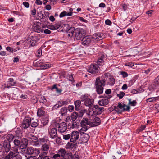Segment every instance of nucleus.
<instances>
[{"mask_svg":"<svg viewBox=\"0 0 159 159\" xmlns=\"http://www.w3.org/2000/svg\"><path fill=\"white\" fill-rule=\"evenodd\" d=\"M80 99L82 102L84 101V105L86 106L89 107V108L93 105L94 103L93 100L91 99L87 95H82L80 97Z\"/></svg>","mask_w":159,"mask_h":159,"instance_id":"6e6552de","label":"nucleus"},{"mask_svg":"<svg viewBox=\"0 0 159 159\" xmlns=\"http://www.w3.org/2000/svg\"><path fill=\"white\" fill-rule=\"evenodd\" d=\"M31 40L30 41V43L32 46H34L36 45L39 39L37 37L35 36H31Z\"/></svg>","mask_w":159,"mask_h":159,"instance_id":"bb28decb","label":"nucleus"},{"mask_svg":"<svg viewBox=\"0 0 159 159\" xmlns=\"http://www.w3.org/2000/svg\"><path fill=\"white\" fill-rule=\"evenodd\" d=\"M11 149V146L9 142H7L5 140L3 143V145L0 144V153L2 152V154L0 155V156H4L5 155V153H8Z\"/></svg>","mask_w":159,"mask_h":159,"instance_id":"39448f33","label":"nucleus"},{"mask_svg":"<svg viewBox=\"0 0 159 159\" xmlns=\"http://www.w3.org/2000/svg\"><path fill=\"white\" fill-rule=\"evenodd\" d=\"M69 102V101L67 100L65 101L60 100L58 102V104L55 105L54 107L55 108H58L60 107L67 105L68 104Z\"/></svg>","mask_w":159,"mask_h":159,"instance_id":"6ab92c4d","label":"nucleus"},{"mask_svg":"<svg viewBox=\"0 0 159 159\" xmlns=\"http://www.w3.org/2000/svg\"><path fill=\"white\" fill-rule=\"evenodd\" d=\"M15 137V136L11 134H8L6 137V139L8 141L7 142H10Z\"/></svg>","mask_w":159,"mask_h":159,"instance_id":"4c0bfd02","label":"nucleus"},{"mask_svg":"<svg viewBox=\"0 0 159 159\" xmlns=\"http://www.w3.org/2000/svg\"><path fill=\"white\" fill-rule=\"evenodd\" d=\"M61 26V22H58L54 25H50L48 26V28L53 30L58 29Z\"/></svg>","mask_w":159,"mask_h":159,"instance_id":"aec40b11","label":"nucleus"},{"mask_svg":"<svg viewBox=\"0 0 159 159\" xmlns=\"http://www.w3.org/2000/svg\"><path fill=\"white\" fill-rule=\"evenodd\" d=\"M153 85L156 87L158 86L159 85V75L157 76L154 80Z\"/></svg>","mask_w":159,"mask_h":159,"instance_id":"c03bdc74","label":"nucleus"},{"mask_svg":"<svg viewBox=\"0 0 159 159\" xmlns=\"http://www.w3.org/2000/svg\"><path fill=\"white\" fill-rule=\"evenodd\" d=\"M39 102L43 104H45L47 102V100L45 97L43 96L41 97L39 99Z\"/></svg>","mask_w":159,"mask_h":159,"instance_id":"79ce46f5","label":"nucleus"},{"mask_svg":"<svg viewBox=\"0 0 159 159\" xmlns=\"http://www.w3.org/2000/svg\"><path fill=\"white\" fill-rule=\"evenodd\" d=\"M27 152V151L26 150V149L24 148H21V151H20V153L23 155H24Z\"/></svg>","mask_w":159,"mask_h":159,"instance_id":"338daca9","label":"nucleus"},{"mask_svg":"<svg viewBox=\"0 0 159 159\" xmlns=\"http://www.w3.org/2000/svg\"><path fill=\"white\" fill-rule=\"evenodd\" d=\"M48 133L49 136L52 139H54L57 137V130L55 128L49 130Z\"/></svg>","mask_w":159,"mask_h":159,"instance_id":"dca6fc26","label":"nucleus"},{"mask_svg":"<svg viewBox=\"0 0 159 159\" xmlns=\"http://www.w3.org/2000/svg\"><path fill=\"white\" fill-rule=\"evenodd\" d=\"M130 107L129 106L127 105L124 102L119 103L118 105L115 107L116 111L119 113L125 111H129Z\"/></svg>","mask_w":159,"mask_h":159,"instance_id":"423d86ee","label":"nucleus"},{"mask_svg":"<svg viewBox=\"0 0 159 159\" xmlns=\"http://www.w3.org/2000/svg\"><path fill=\"white\" fill-rule=\"evenodd\" d=\"M66 11H63L59 15V17L60 18L66 16Z\"/></svg>","mask_w":159,"mask_h":159,"instance_id":"774afa93","label":"nucleus"},{"mask_svg":"<svg viewBox=\"0 0 159 159\" xmlns=\"http://www.w3.org/2000/svg\"><path fill=\"white\" fill-rule=\"evenodd\" d=\"M105 58L104 55H102L98 59V63L99 64L100 62H101V61H103Z\"/></svg>","mask_w":159,"mask_h":159,"instance_id":"052dcab7","label":"nucleus"},{"mask_svg":"<svg viewBox=\"0 0 159 159\" xmlns=\"http://www.w3.org/2000/svg\"><path fill=\"white\" fill-rule=\"evenodd\" d=\"M86 31L82 28H77L75 29V36L77 40H79L85 35Z\"/></svg>","mask_w":159,"mask_h":159,"instance_id":"0eeeda50","label":"nucleus"},{"mask_svg":"<svg viewBox=\"0 0 159 159\" xmlns=\"http://www.w3.org/2000/svg\"><path fill=\"white\" fill-rule=\"evenodd\" d=\"M80 124L81 126H85L88 125L91 126V122L87 118H83L81 121Z\"/></svg>","mask_w":159,"mask_h":159,"instance_id":"412c9836","label":"nucleus"},{"mask_svg":"<svg viewBox=\"0 0 159 159\" xmlns=\"http://www.w3.org/2000/svg\"><path fill=\"white\" fill-rule=\"evenodd\" d=\"M125 94L123 92H120L119 93L117 94V96L119 98V99H122L125 96Z\"/></svg>","mask_w":159,"mask_h":159,"instance_id":"8fccbe9b","label":"nucleus"},{"mask_svg":"<svg viewBox=\"0 0 159 159\" xmlns=\"http://www.w3.org/2000/svg\"><path fill=\"white\" fill-rule=\"evenodd\" d=\"M46 155H44L43 153H40L39 155V158L40 159H50L49 157Z\"/></svg>","mask_w":159,"mask_h":159,"instance_id":"09e8293b","label":"nucleus"},{"mask_svg":"<svg viewBox=\"0 0 159 159\" xmlns=\"http://www.w3.org/2000/svg\"><path fill=\"white\" fill-rule=\"evenodd\" d=\"M70 27L69 24H64L61 27V28H62L61 30L62 32H66Z\"/></svg>","mask_w":159,"mask_h":159,"instance_id":"e433bc0d","label":"nucleus"},{"mask_svg":"<svg viewBox=\"0 0 159 159\" xmlns=\"http://www.w3.org/2000/svg\"><path fill=\"white\" fill-rule=\"evenodd\" d=\"M37 122H33L31 123L30 125L31 126L34 128L37 127L38 125V121L37 120Z\"/></svg>","mask_w":159,"mask_h":159,"instance_id":"6e6d98bb","label":"nucleus"},{"mask_svg":"<svg viewBox=\"0 0 159 159\" xmlns=\"http://www.w3.org/2000/svg\"><path fill=\"white\" fill-rule=\"evenodd\" d=\"M50 89L52 91H53L55 89V91L56 92V93L57 95H59L61 94L62 91V90L61 89L59 88L56 84H54L51 88Z\"/></svg>","mask_w":159,"mask_h":159,"instance_id":"4be33fe9","label":"nucleus"},{"mask_svg":"<svg viewBox=\"0 0 159 159\" xmlns=\"http://www.w3.org/2000/svg\"><path fill=\"white\" fill-rule=\"evenodd\" d=\"M50 143H46L42 145L41 146V149L42 152L41 153H43L44 155H47L48 153V151L50 147Z\"/></svg>","mask_w":159,"mask_h":159,"instance_id":"f3484780","label":"nucleus"},{"mask_svg":"<svg viewBox=\"0 0 159 159\" xmlns=\"http://www.w3.org/2000/svg\"><path fill=\"white\" fill-rule=\"evenodd\" d=\"M52 125L53 127L57 129L59 132L62 133L66 132L67 129V125L65 122H61L59 120H53Z\"/></svg>","mask_w":159,"mask_h":159,"instance_id":"7ed1b4c3","label":"nucleus"},{"mask_svg":"<svg viewBox=\"0 0 159 159\" xmlns=\"http://www.w3.org/2000/svg\"><path fill=\"white\" fill-rule=\"evenodd\" d=\"M31 119L29 117H26L23 119L21 126L22 128L26 129L29 127L31 124Z\"/></svg>","mask_w":159,"mask_h":159,"instance_id":"ddd939ff","label":"nucleus"},{"mask_svg":"<svg viewBox=\"0 0 159 159\" xmlns=\"http://www.w3.org/2000/svg\"><path fill=\"white\" fill-rule=\"evenodd\" d=\"M73 155L72 153H66L63 158L64 159H72Z\"/></svg>","mask_w":159,"mask_h":159,"instance_id":"a19ab883","label":"nucleus"},{"mask_svg":"<svg viewBox=\"0 0 159 159\" xmlns=\"http://www.w3.org/2000/svg\"><path fill=\"white\" fill-rule=\"evenodd\" d=\"M67 78L71 82L74 81V79L73 77V75H68L67 76Z\"/></svg>","mask_w":159,"mask_h":159,"instance_id":"13d9d810","label":"nucleus"},{"mask_svg":"<svg viewBox=\"0 0 159 159\" xmlns=\"http://www.w3.org/2000/svg\"><path fill=\"white\" fill-rule=\"evenodd\" d=\"M91 126H96L99 125L101 123L100 119L98 117H95L94 118L93 121H90Z\"/></svg>","mask_w":159,"mask_h":159,"instance_id":"a211bd4d","label":"nucleus"},{"mask_svg":"<svg viewBox=\"0 0 159 159\" xmlns=\"http://www.w3.org/2000/svg\"><path fill=\"white\" fill-rule=\"evenodd\" d=\"M103 107H99L98 105H94L89 109L88 115L89 116H95L97 115L101 114L104 110Z\"/></svg>","mask_w":159,"mask_h":159,"instance_id":"20e7f679","label":"nucleus"},{"mask_svg":"<svg viewBox=\"0 0 159 159\" xmlns=\"http://www.w3.org/2000/svg\"><path fill=\"white\" fill-rule=\"evenodd\" d=\"M83 114H78V113L76 112H73L71 115V120L73 121H74L75 120L77 117L81 118L82 117Z\"/></svg>","mask_w":159,"mask_h":159,"instance_id":"b1692460","label":"nucleus"},{"mask_svg":"<svg viewBox=\"0 0 159 159\" xmlns=\"http://www.w3.org/2000/svg\"><path fill=\"white\" fill-rule=\"evenodd\" d=\"M129 101V102L128 103V105H130L132 106H134L137 104V102L135 100H133L132 101H131V99H128Z\"/></svg>","mask_w":159,"mask_h":159,"instance_id":"ea45409f","label":"nucleus"},{"mask_svg":"<svg viewBox=\"0 0 159 159\" xmlns=\"http://www.w3.org/2000/svg\"><path fill=\"white\" fill-rule=\"evenodd\" d=\"M56 141L57 143L60 144L61 142V137H56Z\"/></svg>","mask_w":159,"mask_h":159,"instance_id":"4d7b16f0","label":"nucleus"},{"mask_svg":"<svg viewBox=\"0 0 159 159\" xmlns=\"http://www.w3.org/2000/svg\"><path fill=\"white\" fill-rule=\"evenodd\" d=\"M50 157L51 158L53 159H59L60 158V157L58 153L56 154H51Z\"/></svg>","mask_w":159,"mask_h":159,"instance_id":"a18cd8bd","label":"nucleus"},{"mask_svg":"<svg viewBox=\"0 0 159 159\" xmlns=\"http://www.w3.org/2000/svg\"><path fill=\"white\" fill-rule=\"evenodd\" d=\"M57 153L60 155V157H61L63 158L67 152L65 149L60 148L58 150Z\"/></svg>","mask_w":159,"mask_h":159,"instance_id":"2f4dec72","label":"nucleus"},{"mask_svg":"<svg viewBox=\"0 0 159 159\" xmlns=\"http://www.w3.org/2000/svg\"><path fill=\"white\" fill-rule=\"evenodd\" d=\"M13 143L15 146L13 147L17 148H18H18L19 147H20V148H21V146H20L21 145V143L20 140L17 139H15L14 140Z\"/></svg>","mask_w":159,"mask_h":159,"instance_id":"f704fd0d","label":"nucleus"},{"mask_svg":"<svg viewBox=\"0 0 159 159\" xmlns=\"http://www.w3.org/2000/svg\"><path fill=\"white\" fill-rule=\"evenodd\" d=\"M159 99V96L155 97L150 98H148L147 99V102H156V100Z\"/></svg>","mask_w":159,"mask_h":159,"instance_id":"c9c22d12","label":"nucleus"},{"mask_svg":"<svg viewBox=\"0 0 159 159\" xmlns=\"http://www.w3.org/2000/svg\"><path fill=\"white\" fill-rule=\"evenodd\" d=\"M82 136L81 140L84 143H86L89 141L90 138L89 135L86 134H81Z\"/></svg>","mask_w":159,"mask_h":159,"instance_id":"393cba45","label":"nucleus"},{"mask_svg":"<svg viewBox=\"0 0 159 159\" xmlns=\"http://www.w3.org/2000/svg\"><path fill=\"white\" fill-rule=\"evenodd\" d=\"M79 125L80 123H79L77 122H73L72 124V125L71 128H74L78 127V126Z\"/></svg>","mask_w":159,"mask_h":159,"instance_id":"3c124183","label":"nucleus"},{"mask_svg":"<svg viewBox=\"0 0 159 159\" xmlns=\"http://www.w3.org/2000/svg\"><path fill=\"white\" fill-rule=\"evenodd\" d=\"M18 148L12 147L9 153L2 157L3 159H22L21 156L19 154Z\"/></svg>","mask_w":159,"mask_h":159,"instance_id":"f03ea898","label":"nucleus"},{"mask_svg":"<svg viewBox=\"0 0 159 159\" xmlns=\"http://www.w3.org/2000/svg\"><path fill=\"white\" fill-rule=\"evenodd\" d=\"M43 27L42 24L39 22L34 23L33 25V30L38 33H41L43 31Z\"/></svg>","mask_w":159,"mask_h":159,"instance_id":"9b49d317","label":"nucleus"},{"mask_svg":"<svg viewBox=\"0 0 159 159\" xmlns=\"http://www.w3.org/2000/svg\"><path fill=\"white\" fill-rule=\"evenodd\" d=\"M67 109L70 112H72L74 110V107L73 105H69Z\"/></svg>","mask_w":159,"mask_h":159,"instance_id":"bf43d9fd","label":"nucleus"},{"mask_svg":"<svg viewBox=\"0 0 159 159\" xmlns=\"http://www.w3.org/2000/svg\"><path fill=\"white\" fill-rule=\"evenodd\" d=\"M60 113L62 116L66 115L67 112V109L66 107H64L62 108L60 111Z\"/></svg>","mask_w":159,"mask_h":159,"instance_id":"58836bf2","label":"nucleus"},{"mask_svg":"<svg viewBox=\"0 0 159 159\" xmlns=\"http://www.w3.org/2000/svg\"><path fill=\"white\" fill-rule=\"evenodd\" d=\"M82 128L80 130V133L81 134H85L84 132L86 131L88 129L87 126H81Z\"/></svg>","mask_w":159,"mask_h":159,"instance_id":"49530a36","label":"nucleus"},{"mask_svg":"<svg viewBox=\"0 0 159 159\" xmlns=\"http://www.w3.org/2000/svg\"><path fill=\"white\" fill-rule=\"evenodd\" d=\"M120 75H122L123 78H125L128 76V74L126 72L121 71L120 72Z\"/></svg>","mask_w":159,"mask_h":159,"instance_id":"864d4df0","label":"nucleus"},{"mask_svg":"<svg viewBox=\"0 0 159 159\" xmlns=\"http://www.w3.org/2000/svg\"><path fill=\"white\" fill-rule=\"evenodd\" d=\"M80 135L79 132L77 131H72L70 134V142H76L79 138Z\"/></svg>","mask_w":159,"mask_h":159,"instance_id":"4468645a","label":"nucleus"},{"mask_svg":"<svg viewBox=\"0 0 159 159\" xmlns=\"http://www.w3.org/2000/svg\"><path fill=\"white\" fill-rule=\"evenodd\" d=\"M43 60H40L37 61L36 63V65L37 66L39 67H41L42 66L43 64Z\"/></svg>","mask_w":159,"mask_h":159,"instance_id":"603ef678","label":"nucleus"},{"mask_svg":"<svg viewBox=\"0 0 159 159\" xmlns=\"http://www.w3.org/2000/svg\"><path fill=\"white\" fill-rule=\"evenodd\" d=\"M63 139L65 140H68L69 139H70V134H67L63 135Z\"/></svg>","mask_w":159,"mask_h":159,"instance_id":"5fc2aeb1","label":"nucleus"},{"mask_svg":"<svg viewBox=\"0 0 159 159\" xmlns=\"http://www.w3.org/2000/svg\"><path fill=\"white\" fill-rule=\"evenodd\" d=\"M44 108L42 107L38 109L37 112V115L39 117L43 116L45 115V112L44 111Z\"/></svg>","mask_w":159,"mask_h":159,"instance_id":"a878e982","label":"nucleus"},{"mask_svg":"<svg viewBox=\"0 0 159 159\" xmlns=\"http://www.w3.org/2000/svg\"><path fill=\"white\" fill-rule=\"evenodd\" d=\"M93 39V42L102 39V37L100 33H96L94 34L92 37Z\"/></svg>","mask_w":159,"mask_h":159,"instance_id":"cd10ccee","label":"nucleus"},{"mask_svg":"<svg viewBox=\"0 0 159 159\" xmlns=\"http://www.w3.org/2000/svg\"><path fill=\"white\" fill-rule=\"evenodd\" d=\"M108 73H105L103 75L101 79L98 77L96 78L95 83V85L96 88V91L98 93L102 94L103 91V87L105 85V82L107 80Z\"/></svg>","mask_w":159,"mask_h":159,"instance_id":"f257e3e1","label":"nucleus"},{"mask_svg":"<svg viewBox=\"0 0 159 159\" xmlns=\"http://www.w3.org/2000/svg\"><path fill=\"white\" fill-rule=\"evenodd\" d=\"M40 152L39 149L34 148L32 147H28L27 149L26 153L29 155H32L33 156H37Z\"/></svg>","mask_w":159,"mask_h":159,"instance_id":"f8f14e48","label":"nucleus"},{"mask_svg":"<svg viewBox=\"0 0 159 159\" xmlns=\"http://www.w3.org/2000/svg\"><path fill=\"white\" fill-rule=\"evenodd\" d=\"M77 146V143L76 142H70L67 143L66 145L65 148L66 149L74 150Z\"/></svg>","mask_w":159,"mask_h":159,"instance_id":"2eb2a0df","label":"nucleus"},{"mask_svg":"<svg viewBox=\"0 0 159 159\" xmlns=\"http://www.w3.org/2000/svg\"><path fill=\"white\" fill-rule=\"evenodd\" d=\"M115 83V79L114 78L111 77L109 79L108 81L107 82L108 84L110 85H113Z\"/></svg>","mask_w":159,"mask_h":159,"instance_id":"37998d69","label":"nucleus"},{"mask_svg":"<svg viewBox=\"0 0 159 159\" xmlns=\"http://www.w3.org/2000/svg\"><path fill=\"white\" fill-rule=\"evenodd\" d=\"M49 121V116H46L43 118L41 120L42 124L43 126L47 125Z\"/></svg>","mask_w":159,"mask_h":159,"instance_id":"c756f323","label":"nucleus"},{"mask_svg":"<svg viewBox=\"0 0 159 159\" xmlns=\"http://www.w3.org/2000/svg\"><path fill=\"white\" fill-rule=\"evenodd\" d=\"M105 23L107 25H111L112 24V22L109 19H107L105 21Z\"/></svg>","mask_w":159,"mask_h":159,"instance_id":"e2e57ef3","label":"nucleus"},{"mask_svg":"<svg viewBox=\"0 0 159 159\" xmlns=\"http://www.w3.org/2000/svg\"><path fill=\"white\" fill-rule=\"evenodd\" d=\"M41 67L43 69H46L49 68L50 66L49 64H44L43 63V65Z\"/></svg>","mask_w":159,"mask_h":159,"instance_id":"680f3d73","label":"nucleus"},{"mask_svg":"<svg viewBox=\"0 0 159 159\" xmlns=\"http://www.w3.org/2000/svg\"><path fill=\"white\" fill-rule=\"evenodd\" d=\"M39 141L41 143H49V141L48 139V137L47 136H44L43 137L39 138Z\"/></svg>","mask_w":159,"mask_h":159,"instance_id":"7c9ffc66","label":"nucleus"},{"mask_svg":"<svg viewBox=\"0 0 159 159\" xmlns=\"http://www.w3.org/2000/svg\"><path fill=\"white\" fill-rule=\"evenodd\" d=\"M134 64L133 62H129L125 64V65L126 66L132 67L134 66Z\"/></svg>","mask_w":159,"mask_h":159,"instance_id":"0e129e2a","label":"nucleus"},{"mask_svg":"<svg viewBox=\"0 0 159 159\" xmlns=\"http://www.w3.org/2000/svg\"><path fill=\"white\" fill-rule=\"evenodd\" d=\"M9 81H8V84H10L11 86H13L15 85L16 82H14V79L12 78H10L9 79Z\"/></svg>","mask_w":159,"mask_h":159,"instance_id":"de8ad7c7","label":"nucleus"},{"mask_svg":"<svg viewBox=\"0 0 159 159\" xmlns=\"http://www.w3.org/2000/svg\"><path fill=\"white\" fill-rule=\"evenodd\" d=\"M37 56L38 57H40L42 54V51L39 49L37 51Z\"/></svg>","mask_w":159,"mask_h":159,"instance_id":"69168bd1","label":"nucleus"},{"mask_svg":"<svg viewBox=\"0 0 159 159\" xmlns=\"http://www.w3.org/2000/svg\"><path fill=\"white\" fill-rule=\"evenodd\" d=\"M75 109L76 111H79L81 109V101L80 100H76L74 102Z\"/></svg>","mask_w":159,"mask_h":159,"instance_id":"473e14b6","label":"nucleus"},{"mask_svg":"<svg viewBox=\"0 0 159 159\" xmlns=\"http://www.w3.org/2000/svg\"><path fill=\"white\" fill-rule=\"evenodd\" d=\"M93 38L90 36H86L84 37L82 40V44L84 46H89L93 43Z\"/></svg>","mask_w":159,"mask_h":159,"instance_id":"1a4fd4ad","label":"nucleus"},{"mask_svg":"<svg viewBox=\"0 0 159 159\" xmlns=\"http://www.w3.org/2000/svg\"><path fill=\"white\" fill-rule=\"evenodd\" d=\"M109 102L107 99H103L100 100L98 101V104L101 106H104L108 104Z\"/></svg>","mask_w":159,"mask_h":159,"instance_id":"c85d7f7f","label":"nucleus"},{"mask_svg":"<svg viewBox=\"0 0 159 159\" xmlns=\"http://www.w3.org/2000/svg\"><path fill=\"white\" fill-rule=\"evenodd\" d=\"M75 29L73 27L70 26L68 30L66 33L67 34V35L70 38H72L73 36L74 33H75Z\"/></svg>","mask_w":159,"mask_h":159,"instance_id":"5701e85b","label":"nucleus"},{"mask_svg":"<svg viewBox=\"0 0 159 159\" xmlns=\"http://www.w3.org/2000/svg\"><path fill=\"white\" fill-rule=\"evenodd\" d=\"M87 70L88 72L95 74L99 71V66L96 64H91L88 67Z\"/></svg>","mask_w":159,"mask_h":159,"instance_id":"9d476101","label":"nucleus"},{"mask_svg":"<svg viewBox=\"0 0 159 159\" xmlns=\"http://www.w3.org/2000/svg\"><path fill=\"white\" fill-rule=\"evenodd\" d=\"M22 132L20 129L17 128L15 131L14 134L17 137H21L22 136Z\"/></svg>","mask_w":159,"mask_h":159,"instance_id":"72a5a7b5","label":"nucleus"}]
</instances>
